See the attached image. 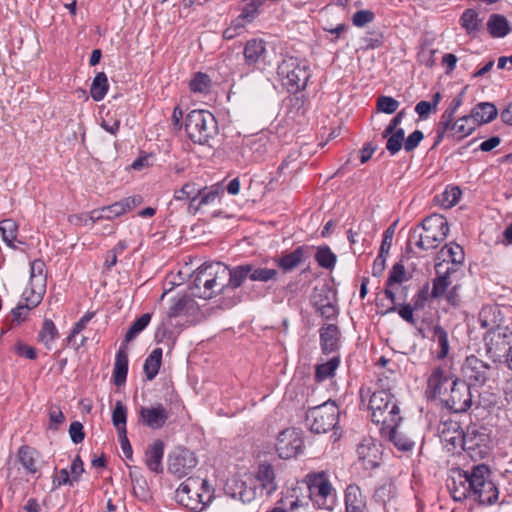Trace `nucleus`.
Masks as SVG:
<instances>
[{
  "label": "nucleus",
  "mask_w": 512,
  "mask_h": 512,
  "mask_svg": "<svg viewBox=\"0 0 512 512\" xmlns=\"http://www.w3.org/2000/svg\"><path fill=\"white\" fill-rule=\"evenodd\" d=\"M199 187L194 182L184 184L180 189L175 190L174 199L177 201H188L192 203L193 200H198Z\"/></svg>",
  "instance_id": "45"
},
{
  "label": "nucleus",
  "mask_w": 512,
  "mask_h": 512,
  "mask_svg": "<svg viewBox=\"0 0 512 512\" xmlns=\"http://www.w3.org/2000/svg\"><path fill=\"white\" fill-rule=\"evenodd\" d=\"M161 363H162V349L155 348L148 355V357L145 360L144 366H143L144 373L146 375L147 380L151 381L157 376L159 369L161 367Z\"/></svg>",
  "instance_id": "36"
},
{
  "label": "nucleus",
  "mask_w": 512,
  "mask_h": 512,
  "mask_svg": "<svg viewBox=\"0 0 512 512\" xmlns=\"http://www.w3.org/2000/svg\"><path fill=\"white\" fill-rule=\"evenodd\" d=\"M151 314L145 313L142 314L138 319H136L128 329L125 335V342L128 343L135 339L150 323Z\"/></svg>",
  "instance_id": "48"
},
{
  "label": "nucleus",
  "mask_w": 512,
  "mask_h": 512,
  "mask_svg": "<svg viewBox=\"0 0 512 512\" xmlns=\"http://www.w3.org/2000/svg\"><path fill=\"white\" fill-rule=\"evenodd\" d=\"M185 130L194 143L206 144L216 133V119L209 111L193 110L186 117Z\"/></svg>",
  "instance_id": "8"
},
{
  "label": "nucleus",
  "mask_w": 512,
  "mask_h": 512,
  "mask_svg": "<svg viewBox=\"0 0 512 512\" xmlns=\"http://www.w3.org/2000/svg\"><path fill=\"white\" fill-rule=\"evenodd\" d=\"M254 478L261 494L265 496L272 495L278 489L274 467L269 463L259 464Z\"/></svg>",
  "instance_id": "22"
},
{
  "label": "nucleus",
  "mask_w": 512,
  "mask_h": 512,
  "mask_svg": "<svg viewBox=\"0 0 512 512\" xmlns=\"http://www.w3.org/2000/svg\"><path fill=\"white\" fill-rule=\"evenodd\" d=\"M50 422L56 426L63 423L65 420L64 414L59 406L52 405L48 411Z\"/></svg>",
  "instance_id": "64"
},
{
  "label": "nucleus",
  "mask_w": 512,
  "mask_h": 512,
  "mask_svg": "<svg viewBox=\"0 0 512 512\" xmlns=\"http://www.w3.org/2000/svg\"><path fill=\"white\" fill-rule=\"evenodd\" d=\"M464 258L463 248L455 242L446 244L438 253V259L440 260L438 263H442L443 265L448 262L454 265H460L463 263Z\"/></svg>",
  "instance_id": "28"
},
{
  "label": "nucleus",
  "mask_w": 512,
  "mask_h": 512,
  "mask_svg": "<svg viewBox=\"0 0 512 512\" xmlns=\"http://www.w3.org/2000/svg\"><path fill=\"white\" fill-rule=\"evenodd\" d=\"M211 83V79L207 74L197 72L190 80L189 88L194 93L208 94L211 89Z\"/></svg>",
  "instance_id": "43"
},
{
  "label": "nucleus",
  "mask_w": 512,
  "mask_h": 512,
  "mask_svg": "<svg viewBox=\"0 0 512 512\" xmlns=\"http://www.w3.org/2000/svg\"><path fill=\"white\" fill-rule=\"evenodd\" d=\"M386 409L391 408L388 412L389 417L386 419V430L390 431V428H401V425L405 424L404 417L401 414V409L396 401H392L394 396L386 395Z\"/></svg>",
  "instance_id": "37"
},
{
  "label": "nucleus",
  "mask_w": 512,
  "mask_h": 512,
  "mask_svg": "<svg viewBox=\"0 0 512 512\" xmlns=\"http://www.w3.org/2000/svg\"><path fill=\"white\" fill-rule=\"evenodd\" d=\"M164 455V443L161 440H155L151 443L144 454V462L147 468L154 473H162V459Z\"/></svg>",
  "instance_id": "24"
},
{
  "label": "nucleus",
  "mask_w": 512,
  "mask_h": 512,
  "mask_svg": "<svg viewBox=\"0 0 512 512\" xmlns=\"http://www.w3.org/2000/svg\"><path fill=\"white\" fill-rule=\"evenodd\" d=\"M384 272V238L381 241L378 256L374 261L373 274L380 276Z\"/></svg>",
  "instance_id": "63"
},
{
  "label": "nucleus",
  "mask_w": 512,
  "mask_h": 512,
  "mask_svg": "<svg viewBox=\"0 0 512 512\" xmlns=\"http://www.w3.org/2000/svg\"><path fill=\"white\" fill-rule=\"evenodd\" d=\"M248 269L249 279L251 281L268 282L275 279L278 275V271L276 269L259 267L253 264H248Z\"/></svg>",
  "instance_id": "44"
},
{
  "label": "nucleus",
  "mask_w": 512,
  "mask_h": 512,
  "mask_svg": "<svg viewBox=\"0 0 512 512\" xmlns=\"http://www.w3.org/2000/svg\"><path fill=\"white\" fill-rule=\"evenodd\" d=\"M261 6L260 0H244L239 16L251 24L258 17Z\"/></svg>",
  "instance_id": "50"
},
{
  "label": "nucleus",
  "mask_w": 512,
  "mask_h": 512,
  "mask_svg": "<svg viewBox=\"0 0 512 512\" xmlns=\"http://www.w3.org/2000/svg\"><path fill=\"white\" fill-rule=\"evenodd\" d=\"M406 279L405 267L401 263H396L390 273L386 285L401 284Z\"/></svg>",
  "instance_id": "58"
},
{
  "label": "nucleus",
  "mask_w": 512,
  "mask_h": 512,
  "mask_svg": "<svg viewBox=\"0 0 512 512\" xmlns=\"http://www.w3.org/2000/svg\"><path fill=\"white\" fill-rule=\"evenodd\" d=\"M141 202L142 198L140 196H131L126 197L109 206L95 209L89 213V216H85V224H87L88 221L96 223L102 219L112 220L114 218L120 217L121 215L140 205Z\"/></svg>",
  "instance_id": "14"
},
{
  "label": "nucleus",
  "mask_w": 512,
  "mask_h": 512,
  "mask_svg": "<svg viewBox=\"0 0 512 512\" xmlns=\"http://www.w3.org/2000/svg\"><path fill=\"white\" fill-rule=\"evenodd\" d=\"M127 407L121 401H117L112 412V422L118 433L127 432Z\"/></svg>",
  "instance_id": "42"
},
{
  "label": "nucleus",
  "mask_w": 512,
  "mask_h": 512,
  "mask_svg": "<svg viewBox=\"0 0 512 512\" xmlns=\"http://www.w3.org/2000/svg\"><path fill=\"white\" fill-rule=\"evenodd\" d=\"M358 459L363 468L375 469L381 465L382 443L373 439H365L357 448Z\"/></svg>",
  "instance_id": "18"
},
{
  "label": "nucleus",
  "mask_w": 512,
  "mask_h": 512,
  "mask_svg": "<svg viewBox=\"0 0 512 512\" xmlns=\"http://www.w3.org/2000/svg\"><path fill=\"white\" fill-rule=\"evenodd\" d=\"M109 88L108 79L104 72H99L93 79L90 87V95L94 101H101Z\"/></svg>",
  "instance_id": "41"
},
{
  "label": "nucleus",
  "mask_w": 512,
  "mask_h": 512,
  "mask_svg": "<svg viewBox=\"0 0 512 512\" xmlns=\"http://www.w3.org/2000/svg\"><path fill=\"white\" fill-rule=\"evenodd\" d=\"M267 54L266 42L262 39H250L244 46V61L249 67L258 68L260 65H265Z\"/></svg>",
  "instance_id": "21"
},
{
  "label": "nucleus",
  "mask_w": 512,
  "mask_h": 512,
  "mask_svg": "<svg viewBox=\"0 0 512 512\" xmlns=\"http://www.w3.org/2000/svg\"><path fill=\"white\" fill-rule=\"evenodd\" d=\"M229 268L220 263L212 262L201 265L195 272L191 285V293L195 297L211 299L226 289Z\"/></svg>",
  "instance_id": "4"
},
{
  "label": "nucleus",
  "mask_w": 512,
  "mask_h": 512,
  "mask_svg": "<svg viewBox=\"0 0 512 512\" xmlns=\"http://www.w3.org/2000/svg\"><path fill=\"white\" fill-rule=\"evenodd\" d=\"M388 439L400 452H410L415 446L414 441L408 435L405 424L401 425V428H390Z\"/></svg>",
  "instance_id": "26"
},
{
  "label": "nucleus",
  "mask_w": 512,
  "mask_h": 512,
  "mask_svg": "<svg viewBox=\"0 0 512 512\" xmlns=\"http://www.w3.org/2000/svg\"><path fill=\"white\" fill-rule=\"evenodd\" d=\"M472 498L480 505H491L498 499L499 491L490 479V470L484 464L475 465L471 469Z\"/></svg>",
  "instance_id": "9"
},
{
  "label": "nucleus",
  "mask_w": 512,
  "mask_h": 512,
  "mask_svg": "<svg viewBox=\"0 0 512 512\" xmlns=\"http://www.w3.org/2000/svg\"><path fill=\"white\" fill-rule=\"evenodd\" d=\"M197 465L193 452L185 448H176L168 455V472L177 478L188 475Z\"/></svg>",
  "instance_id": "15"
},
{
  "label": "nucleus",
  "mask_w": 512,
  "mask_h": 512,
  "mask_svg": "<svg viewBox=\"0 0 512 512\" xmlns=\"http://www.w3.org/2000/svg\"><path fill=\"white\" fill-rule=\"evenodd\" d=\"M495 371V366L482 361L474 355L468 356L461 368L463 381L470 386H483L494 376Z\"/></svg>",
  "instance_id": "13"
},
{
  "label": "nucleus",
  "mask_w": 512,
  "mask_h": 512,
  "mask_svg": "<svg viewBox=\"0 0 512 512\" xmlns=\"http://www.w3.org/2000/svg\"><path fill=\"white\" fill-rule=\"evenodd\" d=\"M128 373V356L123 348H120L115 356V363L113 368L114 383L121 386L125 383Z\"/></svg>",
  "instance_id": "34"
},
{
  "label": "nucleus",
  "mask_w": 512,
  "mask_h": 512,
  "mask_svg": "<svg viewBox=\"0 0 512 512\" xmlns=\"http://www.w3.org/2000/svg\"><path fill=\"white\" fill-rule=\"evenodd\" d=\"M421 230L419 233L414 230L412 234L415 245L423 250L434 249L446 239L449 232L448 221L440 214H433L423 220Z\"/></svg>",
  "instance_id": "6"
},
{
  "label": "nucleus",
  "mask_w": 512,
  "mask_h": 512,
  "mask_svg": "<svg viewBox=\"0 0 512 512\" xmlns=\"http://www.w3.org/2000/svg\"><path fill=\"white\" fill-rule=\"evenodd\" d=\"M498 115L496 106L490 102H481L477 104L471 113V117L478 123H489Z\"/></svg>",
  "instance_id": "33"
},
{
  "label": "nucleus",
  "mask_w": 512,
  "mask_h": 512,
  "mask_svg": "<svg viewBox=\"0 0 512 512\" xmlns=\"http://www.w3.org/2000/svg\"><path fill=\"white\" fill-rule=\"evenodd\" d=\"M453 119V114L446 110L443 112L438 124L437 140L435 144H438L446 134L449 135V133L451 132V126L453 125Z\"/></svg>",
  "instance_id": "55"
},
{
  "label": "nucleus",
  "mask_w": 512,
  "mask_h": 512,
  "mask_svg": "<svg viewBox=\"0 0 512 512\" xmlns=\"http://www.w3.org/2000/svg\"><path fill=\"white\" fill-rule=\"evenodd\" d=\"M195 310V302L187 295L177 296L171 299L168 317L176 318L190 315Z\"/></svg>",
  "instance_id": "27"
},
{
  "label": "nucleus",
  "mask_w": 512,
  "mask_h": 512,
  "mask_svg": "<svg viewBox=\"0 0 512 512\" xmlns=\"http://www.w3.org/2000/svg\"><path fill=\"white\" fill-rule=\"evenodd\" d=\"M388 135H389V137L386 141V149L392 155H395L403 147L404 135H405L404 130L402 128H399Z\"/></svg>",
  "instance_id": "53"
},
{
  "label": "nucleus",
  "mask_w": 512,
  "mask_h": 512,
  "mask_svg": "<svg viewBox=\"0 0 512 512\" xmlns=\"http://www.w3.org/2000/svg\"><path fill=\"white\" fill-rule=\"evenodd\" d=\"M471 116H463L456 120L451 126L449 136L453 138L462 139L470 135L475 129V123Z\"/></svg>",
  "instance_id": "38"
},
{
  "label": "nucleus",
  "mask_w": 512,
  "mask_h": 512,
  "mask_svg": "<svg viewBox=\"0 0 512 512\" xmlns=\"http://www.w3.org/2000/svg\"><path fill=\"white\" fill-rule=\"evenodd\" d=\"M374 20V13L370 10H359L352 17V23L356 27H363Z\"/></svg>",
  "instance_id": "60"
},
{
  "label": "nucleus",
  "mask_w": 512,
  "mask_h": 512,
  "mask_svg": "<svg viewBox=\"0 0 512 512\" xmlns=\"http://www.w3.org/2000/svg\"><path fill=\"white\" fill-rule=\"evenodd\" d=\"M224 193V189L220 184H214L206 187H199L198 200H193L192 203H188V213L195 215L204 206L214 205L219 202L221 196Z\"/></svg>",
  "instance_id": "20"
},
{
  "label": "nucleus",
  "mask_w": 512,
  "mask_h": 512,
  "mask_svg": "<svg viewBox=\"0 0 512 512\" xmlns=\"http://www.w3.org/2000/svg\"><path fill=\"white\" fill-rule=\"evenodd\" d=\"M339 358L333 357L327 362L316 367V378L318 381H324L332 377L339 366Z\"/></svg>",
  "instance_id": "52"
},
{
  "label": "nucleus",
  "mask_w": 512,
  "mask_h": 512,
  "mask_svg": "<svg viewBox=\"0 0 512 512\" xmlns=\"http://www.w3.org/2000/svg\"><path fill=\"white\" fill-rule=\"evenodd\" d=\"M461 26L468 34L475 33L479 30L480 20L478 13L473 9H467L460 18Z\"/></svg>",
  "instance_id": "49"
},
{
  "label": "nucleus",
  "mask_w": 512,
  "mask_h": 512,
  "mask_svg": "<svg viewBox=\"0 0 512 512\" xmlns=\"http://www.w3.org/2000/svg\"><path fill=\"white\" fill-rule=\"evenodd\" d=\"M304 254V247L299 246L292 252L282 254L280 257L275 259V262L284 272H289L302 263Z\"/></svg>",
  "instance_id": "30"
},
{
  "label": "nucleus",
  "mask_w": 512,
  "mask_h": 512,
  "mask_svg": "<svg viewBox=\"0 0 512 512\" xmlns=\"http://www.w3.org/2000/svg\"><path fill=\"white\" fill-rule=\"evenodd\" d=\"M139 415L142 423L153 430L161 429L169 418L168 410L162 404L141 407Z\"/></svg>",
  "instance_id": "23"
},
{
  "label": "nucleus",
  "mask_w": 512,
  "mask_h": 512,
  "mask_svg": "<svg viewBox=\"0 0 512 512\" xmlns=\"http://www.w3.org/2000/svg\"><path fill=\"white\" fill-rule=\"evenodd\" d=\"M58 335L55 324L50 319H45L39 333V338L41 342L45 345H49L52 343Z\"/></svg>",
  "instance_id": "54"
},
{
  "label": "nucleus",
  "mask_w": 512,
  "mask_h": 512,
  "mask_svg": "<svg viewBox=\"0 0 512 512\" xmlns=\"http://www.w3.org/2000/svg\"><path fill=\"white\" fill-rule=\"evenodd\" d=\"M346 512H365L366 503L360 488L349 485L345 492Z\"/></svg>",
  "instance_id": "29"
},
{
  "label": "nucleus",
  "mask_w": 512,
  "mask_h": 512,
  "mask_svg": "<svg viewBox=\"0 0 512 512\" xmlns=\"http://www.w3.org/2000/svg\"><path fill=\"white\" fill-rule=\"evenodd\" d=\"M432 339L438 344L437 358L444 359L449 354L450 346L447 331L440 325L433 327Z\"/></svg>",
  "instance_id": "40"
},
{
  "label": "nucleus",
  "mask_w": 512,
  "mask_h": 512,
  "mask_svg": "<svg viewBox=\"0 0 512 512\" xmlns=\"http://www.w3.org/2000/svg\"><path fill=\"white\" fill-rule=\"evenodd\" d=\"M437 276L433 280V287L431 290V298L438 299L445 295L447 288L451 284L450 274L455 270L443 265L442 263L435 264Z\"/></svg>",
  "instance_id": "25"
},
{
  "label": "nucleus",
  "mask_w": 512,
  "mask_h": 512,
  "mask_svg": "<svg viewBox=\"0 0 512 512\" xmlns=\"http://www.w3.org/2000/svg\"><path fill=\"white\" fill-rule=\"evenodd\" d=\"M497 312V307L488 306L479 313L481 326L488 329L484 336L486 354L494 363L501 361L512 346V331L508 326L496 324Z\"/></svg>",
  "instance_id": "2"
},
{
  "label": "nucleus",
  "mask_w": 512,
  "mask_h": 512,
  "mask_svg": "<svg viewBox=\"0 0 512 512\" xmlns=\"http://www.w3.org/2000/svg\"><path fill=\"white\" fill-rule=\"evenodd\" d=\"M315 259L320 267L333 269L337 261V256L328 246H320L315 254Z\"/></svg>",
  "instance_id": "46"
},
{
  "label": "nucleus",
  "mask_w": 512,
  "mask_h": 512,
  "mask_svg": "<svg viewBox=\"0 0 512 512\" xmlns=\"http://www.w3.org/2000/svg\"><path fill=\"white\" fill-rule=\"evenodd\" d=\"M303 447L301 431L296 428H287L281 431L277 437L276 451L280 458L289 459L295 457Z\"/></svg>",
  "instance_id": "16"
},
{
  "label": "nucleus",
  "mask_w": 512,
  "mask_h": 512,
  "mask_svg": "<svg viewBox=\"0 0 512 512\" xmlns=\"http://www.w3.org/2000/svg\"><path fill=\"white\" fill-rule=\"evenodd\" d=\"M37 456V452L28 446H23L19 449L18 461L27 474L35 475L39 471Z\"/></svg>",
  "instance_id": "31"
},
{
  "label": "nucleus",
  "mask_w": 512,
  "mask_h": 512,
  "mask_svg": "<svg viewBox=\"0 0 512 512\" xmlns=\"http://www.w3.org/2000/svg\"><path fill=\"white\" fill-rule=\"evenodd\" d=\"M462 192L459 189V187H451L447 188L442 193V205L446 208H450L454 205H456L460 198H461Z\"/></svg>",
  "instance_id": "56"
},
{
  "label": "nucleus",
  "mask_w": 512,
  "mask_h": 512,
  "mask_svg": "<svg viewBox=\"0 0 512 512\" xmlns=\"http://www.w3.org/2000/svg\"><path fill=\"white\" fill-rule=\"evenodd\" d=\"M305 482L309 490V498L319 509L332 510L336 501V490L326 472H311L306 475Z\"/></svg>",
  "instance_id": "7"
},
{
  "label": "nucleus",
  "mask_w": 512,
  "mask_h": 512,
  "mask_svg": "<svg viewBox=\"0 0 512 512\" xmlns=\"http://www.w3.org/2000/svg\"><path fill=\"white\" fill-rule=\"evenodd\" d=\"M424 139V134L420 130L413 131L406 139L404 138L403 148L406 152H412Z\"/></svg>",
  "instance_id": "59"
},
{
  "label": "nucleus",
  "mask_w": 512,
  "mask_h": 512,
  "mask_svg": "<svg viewBox=\"0 0 512 512\" xmlns=\"http://www.w3.org/2000/svg\"><path fill=\"white\" fill-rule=\"evenodd\" d=\"M487 29L489 33L496 38L506 36L511 28L507 19L500 14H492L487 22Z\"/></svg>",
  "instance_id": "35"
},
{
  "label": "nucleus",
  "mask_w": 512,
  "mask_h": 512,
  "mask_svg": "<svg viewBox=\"0 0 512 512\" xmlns=\"http://www.w3.org/2000/svg\"><path fill=\"white\" fill-rule=\"evenodd\" d=\"M377 385L379 387L375 389L368 386L362 387L360 397L362 403L367 406L371 422L378 427L382 435L384 433V391L379 383Z\"/></svg>",
  "instance_id": "12"
},
{
  "label": "nucleus",
  "mask_w": 512,
  "mask_h": 512,
  "mask_svg": "<svg viewBox=\"0 0 512 512\" xmlns=\"http://www.w3.org/2000/svg\"><path fill=\"white\" fill-rule=\"evenodd\" d=\"M249 24V22H247L238 15L231 21L229 26L223 31V38L226 40H232L242 35Z\"/></svg>",
  "instance_id": "47"
},
{
  "label": "nucleus",
  "mask_w": 512,
  "mask_h": 512,
  "mask_svg": "<svg viewBox=\"0 0 512 512\" xmlns=\"http://www.w3.org/2000/svg\"><path fill=\"white\" fill-rule=\"evenodd\" d=\"M278 76L289 91L305 88L310 77L309 67L305 61L295 57L284 59L278 66Z\"/></svg>",
  "instance_id": "10"
},
{
  "label": "nucleus",
  "mask_w": 512,
  "mask_h": 512,
  "mask_svg": "<svg viewBox=\"0 0 512 512\" xmlns=\"http://www.w3.org/2000/svg\"><path fill=\"white\" fill-rule=\"evenodd\" d=\"M321 347L324 352H332L337 348L339 329L334 324H328L320 329Z\"/></svg>",
  "instance_id": "32"
},
{
  "label": "nucleus",
  "mask_w": 512,
  "mask_h": 512,
  "mask_svg": "<svg viewBox=\"0 0 512 512\" xmlns=\"http://www.w3.org/2000/svg\"><path fill=\"white\" fill-rule=\"evenodd\" d=\"M47 273L44 261L36 259L30 264V278L28 285L22 293L24 305H18L11 312L12 325H20L29 315L32 308L36 307L46 292Z\"/></svg>",
  "instance_id": "3"
},
{
  "label": "nucleus",
  "mask_w": 512,
  "mask_h": 512,
  "mask_svg": "<svg viewBox=\"0 0 512 512\" xmlns=\"http://www.w3.org/2000/svg\"><path fill=\"white\" fill-rule=\"evenodd\" d=\"M94 316H95V312H91V311L86 312L79 319V321H77L74 324L70 334L67 337L68 342H71L76 337V335H78L80 332H82Z\"/></svg>",
  "instance_id": "57"
},
{
  "label": "nucleus",
  "mask_w": 512,
  "mask_h": 512,
  "mask_svg": "<svg viewBox=\"0 0 512 512\" xmlns=\"http://www.w3.org/2000/svg\"><path fill=\"white\" fill-rule=\"evenodd\" d=\"M246 279H249L248 264L239 265L233 269H229V275L226 280V289H236L240 287Z\"/></svg>",
  "instance_id": "39"
},
{
  "label": "nucleus",
  "mask_w": 512,
  "mask_h": 512,
  "mask_svg": "<svg viewBox=\"0 0 512 512\" xmlns=\"http://www.w3.org/2000/svg\"><path fill=\"white\" fill-rule=\"evenodd\" d=\"M470 385L446 374L441 368L433 370L428 378V391L439 397L452 412H466L472 405Z\"/></svg>",
  "instance_id": "1"
},
{
  "label": "nucleus",
  "mask_w": 512,
  "mask_h": 512,
  "mask_svg": "<svg viewBox=\"0 0 512 512\" xmlns=\"http://www.w3.org/2000/svg\"><path fill=\"white\" fill-rule=\"evenodd\" d=\"M447 487L455 501L461 502L468 497H472L471 470L453 469Z\"/></svg>",
  "instance_id": "17"
},
{
  "label": "nucleus",
  "mask_w": 512,
  "mask_h": 512,
  "mask_svg": "<svg viewBox=\"0 0 512 512\" xmlns=\"http://www.w3.org/2000/svg\"><path fill=\"white\" fill-rule=\"evenodd\" d=\"M177 501L186 508L201 512L211 500L208 481L199 477H189L176 490Z\"/></svg>",
  "instance_id": "5"
},
{
  "label": "nucleus",
  "mask_w": 512,
  "mask_h": 512,
  "mask_svg": "<svg viewBox=\"0 0 512 512\" xmlns=\"http://www.w3.org/2000/svg\"><path fill=\"white\" fill-rule=\"evenodd\" d=\"M17 230L18 225L12 219H5L0 222V231L2 234V238L10 247L13 246V242L16 240Z\"/></svg>",
  "instance_id": "51"
},
{
  "label": "nucleus",
  "mask_w": 512,
  "mask_h": 512,
  "mask_svg": "<svg viewBox=\"0 0 512 512\" xmlns=\"http://www.w3.org/2000/svg\"><path fill=\"white\" fill-rule=\"evenodd\" d=\"M69 435L73 443H81L85 437L83 425L78 421L72 422L69 427Z\"/></svg>",
  "instance_id": "61"
},
{
  "label": "nucleus",
  "mask_w": 512,
  "mask_h": 512,
  "mask_svg": "<svg viewBox=\"0 0 512 512\" xmlns=\"http://www.w3.org/2000/svg\"><path fill=\"white\" fill-rule=\"evenodd\" d=\"M15 352L21 356V357H25L27 359H35L37 357V353H36V350L32 347V346H29L23 342H18L15 347Z\"/></svg>",
  "instance_id": "62"
},
{
  "label": "nucleus",
  "mask_w": 512,
  "mask_h": 512,
  "mask_svg": "<svg viewBox=\"0 0 512 512\" xmlns=\"http://www.w3.org/2000/svg\"><path fill=\"white\" fill-rule=\"evenodd\" d=\"M338 417L339 408L337 405L332 401H326L321 405L308 409L306 424L314 433H327L336 426Z\"/></svg>",
  "instance_id": "11"
},
{
  "label": "nucleus",
  "mask_w": 512,
  "mask_h": 512,
  "mask_svg": "<svg viewBox=\"0 0 512 512\" xmlns=\"http://www.w3.org/2000/svg\"><path fill=\"white\" fill-rule=\"evenodd\" d=\"M312 301L315 309L322 317L332 319L337 316L338 308L335 293L328 287L323 286L320 289H315Z\"/></svg>",
  "instance_id": "19"
}]
</instances>
